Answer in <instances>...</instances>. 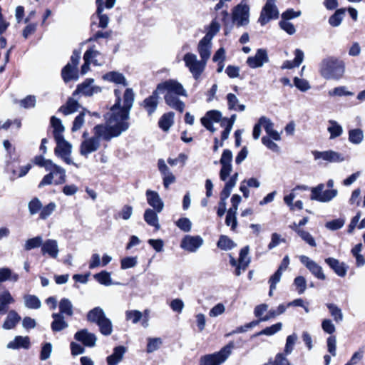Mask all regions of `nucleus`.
<instances>
[{
    "label": "nucleus",
    "mask_w": 365,
    "mask_h": 365,
    "mask_svg": "<svg viewBox=\"0 0 365 365\" xmlns=\"http://www.w3.org/2000/svg\"><path fill=\"white\" fill-rule=\"evenodd\" d=\"M135 101V93L126 88L122 97L115 102V137L126 131L130 126V112Z\"/></svg>",
    "instance_id": "nucleus-1"
},
{
    "label": "nucleus",
    "mask_w": 365,
    "mask_h": 365,
    "mask_svg": "<svg viewBox=\"0 0 365 365\" xmlns=\"http://www.w3.org/2000/svg\"><path fill=\"white\" fill-rule=\"evenodd\" d=\"M158 92L164 94L165 103L180 113L184 111L185 105L179 99L180 96H187L183 86L175 79H168L157 85Z\"/></svg>",
    "instance_id": "nucleus-2"
},
{
    "label": "nucleus",
    "mask_w": 365,
    "mask_h": 365,
    "mask_svg": "<svg viewBox=\"0 0 365 365\" xmlns=\"http://www.w3.org/2000/svg\"><path fill=\"white\" fill-rule=\"evenodd\" d=\"M345 63L336 57L324 58L319 64V73L326 80L339 81L345 73Z\"/></svg>",
    "instance_id": "nucleus-3"
},
{
    "label": "nucleus",
    "mask_w": 365,
    "mask_h": 365,
    "mask_svg": "<svg viewBox=\"0 0 365 365\" xmlns=\"http://www.w3.org/2000/svg\"><path fill=\"white\" fill-rule=\"evenodd\" d=\"M114 106L110 108V112L105 115L106 122L96 125L93 129V135L101 141H110L114 137Z\"/></svg>",
    "instance_id": "nucleus-4"
},
{
    "label": "nucleus",
    "mask_w": 365,
    "mask_h": 365,
    "mask_svg": "<svg viewBox=\"0 0 365 365\" xmlns=\"http://www.w3.org/2000/svg\"><path fill=\"white\" fill-rule=\"evenodd\" d=\"M232 347L233 344L231 342L217 352L202 356L200 360V365L222 364L231 354Z\"/></svg>",
    "instance_id": "nucleus-5"
},
{
    "label": "nucleus",
    "mask_w": 365,
    "mask_h": 365,
    "mask_svg": "<svg viewBox=\"0 0 365 365\" xmlns=\"http://www.w3.org/2000/svg\"><path fill=\"white\" fill-rule=\"evenodd\" d=\"M183 61L185 66L188 68L189 71L192 73L193 78L197 80L201 74L203 73L207 62L200 58L197 59V56L192 53H187L183 56Z\"/></svg>",
    "instance_id": "nucleus-6"
},
{
    "label": "nucleus",
    "mask_w": 365,
    "mask_h": 365,
    "mask_svg": "<svg viewBox=\"0 0 365 365\" xmlns=\"http://www.w3.org/2000/svg\"><path fill=\"white\" fill-rule=\"evenodd\" d=\"M55 140L56 142V147L54 150L55 155L60 157L66 164L73 165L78 168L77 164L71 158L72 152L71 144L66 141L63 136L58 135Z\"/></svg>",
    "instance_id": "nucleus-7"
},
{
    "label": "nucleus",
    "mask_w": 365,
    "mask_h": 365,
    "mask_svg": "<svg viewBox=\"0 0 365 365\" xmlns=\"http://www.w3.org/2000/svg\"><path fill=\"white\" fill-rule=\"evenodd\" d=\"M250 6L246 4H239L232 11L233 23L237 27L244 26L249 24Z\"/></svg>",
    "instance_id": "nucleus-8"
},
{
    "label": "nucleus",
    "mask_w": 365,
    "mask_h": 365,
    "mask_svg": "<svg viewBox=\"0 0 365 365\" xmlns=\"http://www.w3.org/2000/svg\"><path fill=\"white\" fill-rule=\"evenodd\" d=\"M324 184H319L317 187H312L311 190V200L321 202H327L334 199L338 194V191L336 189L324 190Z\"/></svg>",
    "instance_id": "nucleus-9"
},
{
    "label": "nucleus",
    "mask_w": 365,
    "mask_h": 365,
    "mask_svg": "<svg viewBox=\"0 0 365 365\" xmlns=\"http://www.w3.org/2000/svg\"><path fill=\"white\" fill-rule=\"evenodd\" d=\"M232 153L229 149H225L220 159L221 169L220 170V178L222 181H226L228 176L232 171Z\"/></svg>",
    "instance_id": "nucleus-10"
},
{
    "label": "nucleus",
    "mask_w": 365,
    "mask_h": 365,
    "mask_svg": "<svg viewBox=\"0 0 365 365\" xmlns=\"http://www.w3.org/2000/svg\"><path fill=\"white\" fill-rule=\"evenodd\" d=\"M278 16L279 11L275 3H273L272 0H267L262 9L259 22L264 26L270 20L277 19Z\"/></svg>",
    "instance_id": "nucleus-11"
},
{
    "label": "nucleus",
    "mask_w": 365,
    "mask_h": 365,
    "mask_svg": "<svg viewBox=\"0 0 365 365\" xmlns=\"http://www.w3.org/2000/svg\"><path fill=\"white\" fill-rule=\"evenodd\" d=\"M299 258L300 262L304 264L316 278L321 280L326 279L323 269L318 263L306 255H301Z\"/></svg>",
    "instance_id": "nucleus-12"
},
{
    "label": "nucleus",
    "mask_w": 365,
    "mask_h": 365,
    "mask_svg": "<svg viewBox=\"0 0 365 365\" xmlns=\"http://www.w3.org/2000/svg\"><path fill=\"white\" fill-rule=\"evenodd\" d=\"M94 80L93 78H87L82 83L77 86L76 91L73 92V96L81 93L86 96H92L94 94L101 93L102 89L98 86L93 84Z\"/></svg>",
    "instance_id": "nucleus-13"
},
{
    "label": "nucleus",
    "mask_w": 365,
    "mask_h": 365,
    "mask_svg": "<svg viewBox=\"0 0 365 365\" xmlns=\"http://www.w3.org/2000/svg\"><path fill=\"white\" fill-rule=\"evenodd\" d=\"M203 242V239L199 235H186L182 240L180 247L189 252H195L202 245Z\"/></svg>",
    "instance_id": "nucleus-14"
},
{
    "label": "nucleus",
    "mask_w": 365,
    "mask_h": 365,
    "mask_svg": "<svg viewBox=\"0 0 365 365\" xmlns=\"http://www.w3.org/2000/svg\"><path fill=\"white\" fill-rule=\"evenodd\" d=\"M314 160H322L329 163H340L344 160L341 154L329 150L326 151H312Z\"/></svg>",
    "instance_id": "nucleus-15"
},
{
    "label": "nucleus",
    "mask_w": 365,
    "mask_h": 365,
    "mask_svg": "<svg viewBox=\"0 0 365 365\" xmlns=\"http://www.w3.org/2000/svg\"><path fill=\"white\" fill-rule=\"evenodd\" d=\"M100 148V141L93 135L89 138L83 140L80 145V154L86 158Z\"/></svg>",
    "instance_id": "nucleus-16"
},
{
    "label": "nucleus",
    "mask_w": 365,
    "mask_h": 365,
    "mask_svg": "<svg viewBox=\"0 0 365 365\" xmlns=\"http://www.w3.org/2000/svg\"><path fill=\"white\" fill-rule=\"evenodd\" d=\"M269 61L267 52L265 49L259 48L253 56H250L247 59V64L252 68L262 67L264 63Z\"/></svg>",
    "instance_id": "nucleus-17"
},
{
    "label": "nucleus",
    "mask_w": 365,
    "mask_h": 365,
    "mask_svg": "<svg viewBox=\"0 0 365 365\" xmlns=\"http://www.w3.org/2000/svg\"><path fill=\"white\" fill-rule=\"evenodd\" d=\"M158 168L163 177V185L167 189L175 182L176 178L163 159L158 160Z\"/></svg>",
    "instance_id": "nucleus-18"
},
{
    "label": "nucleus",
    "mask_w": 365,
    "mask_h": 365,
    "mask_svg": "<svg viewBox=\"0 0 365 365\" xmlns=\"http://www.w3.org/2000/svg\"><path fill=\"white\" fill-rule=\"evenodd\" d=\"M249 250V246H245L240 250L238 264L235 271L236 276H240L242 272H245L249 266L250 263V257L248 256Z\"/></svg>",
    "instance_id": "nucleus-19"
},
{
    "label": "nucleus",
    "mask_w": 365,
    "mask_h": 365,
    "mask_svg": "<svg viewBox=\"0 0 365 365\" xmlns=\"http://www.w3.org/2000/svg\"><path fill=\"white\" fill-rule=\"evenodd\" d=\"M160 92H158V88L152 93L150 96L145 98L141 103V106L151 115L157 109L158 105Z\"/></svg>",
    "instance_id": "nucleus-20"
},
{
    "label": "nucleus",
    "mask_w": 365,
    "mask_h": 365,
    "mask_svg": "<svg viewBox=\"0 0 365 365\" xmlns=\"http://www.w3.org/2000/svg\"><path fill=\"white\" fill-rule=\"evenodd\" d=\"M41 250L43 255H48L50 257L56 259L59 253L58 242L48 239L43 242Z\"/></svg>",
    "instance_id": "nucleus-21"
},
{
    "label": "nucleus",
    "mask_w": 365,
    "mask_h": 365,
    "mask_svg": "<svg viewBox=\"0 0 365 365\" xmlns=\"http://www.w3.org/2000/svg\"><path fill=\"white\" fill-rule=\"evenodd\" d=\"M74 337L77 341H81L86 346H94L96 342L95 334L89 332L87 329H82L77 331Z\"/></svg>",
    "instance_id": "nucleus-22"
},
{
    "label": "nucleus",
    "mask_w": 365,
    "mask_h": 365,
    "mask_svg": "<svg viewBox=\"0 0 365 365\" xmlns=\"http://www.w3.org/2000/svg\"><path fill=\"white\" fill-rule=\"evenodd\" d=\"M146 197L149 205L157 212L159 213L163 210L164 203L157 192L148 190L146 191Z\"/></svg>",
    "instance_id": "nucleus-23"
},
{
    "label": "nucleus",
    "mask_w": 365,
    "mask_h": 365,
    "mask_svg": "<svg viewBox=\"0 0 365 365\" xmlns=\"http://www.w3.org/2000/svg\"><path fill=\"white\" fill-rule=\"evenodd\" d=\"M126 317L127 319L130 320L133 324H136L142 319V326L143 327L148 326L149 312L148 310H145L143 314L137 310L130 311L127 312Z\"/></svg>",
    "instance_id": "nucleus-24"
},
{
    "label": "nucleus",
    "mask_w": 365,
    "mask_h": 365,
    "mask_svg": "<svg viewBox=\"0 0 365 365\" xmlns=\"http://www.w3.org/2000/svg\"><path fill=\"white\" fill-rule=\"evenodd\" d=\"M325 262L334 270V272L339 277H344L346 274L348 267L344 262H341L338 259L333 257L325 259Z\"/></svg>",
    "instance_id": "nucleus-25"
},
{
    "label": "nucleus",
    "mask_w": 365,
    "mask_h": 365,
    "mask_svg": "<svg viewBox=\"0 0 365 365\" xmlns=\"http://www.w3.org/2000/svg\"><path fill=\"white\" fill-rule=\"evenodd\" d=\"M212 41L205 38H202L197 45V52L200 58L207 62L211 55Z\"/></svg>",
    "instance_id": "nucleus-26"
},
{
    "label": "nucleus",
    "mask_w": 365,
    "mask_h": 365,
    "mask_svg": "<svg viewBox=\"0 0 365 365\" xmlns=\"http://www.w3.org/2000/svg\"><path fill=\"white\" fill-rule=\"evenodd\" d=\"M260 123H262V127L269 135L268 137H270L274 140H279L281 139L279 133L274 129V123L269 118L262 116L260 118Z\"/></svg>",
    "instance_id": "nucleus-27"
},
{
    "label": "nucleus",
    "mask_w": 365,
    "mask_h": 365,
    "mask_svg": "<svg viewBox=\"0 0 365 365\" xmlns=\"http://www.w3.org/2000/svg\"><path fill=\"white\" fill-rule=\"evenodd\" d=\"M30 346V339L28 336H16L14 340L9 342L6 348L9 349H19L23 348L28 349Z\"/></svg>",
    "instance_id": "nucleus-28"
},
{
    "label": "nucleus",
    "mask_w": 365,
    "mask_h": 365,
    "mask_svg": "<svg viewBox=\"0 0 365 365\" xmlns=\"http://www.w3.org/2000/svg\"><path fill=\"white\" fill-rule=\"evenodd\" d=\"M238 178V173H234L228 180H226L225 187L220 194V200L225 201L230 195L233 187L236 185Z\"/></svg>",
    "instance_id": "nucleus-29"
},
{
    "label": "nucleus",
    "mask_w": 365,
    "mask_h": 365,
    "mask_svg": "<svg viewBox=\"0 0 365 365\" xmlns=\"http://www.w3.org/2000/svg\"><path fill=\"white\" fill-rule=\"evenodd\" d=\"M61 76L66 83L71 80L76 81L78 79V68L73 66L71 63H67L62 69Z\"/></svg>",
    "instance_id": "nucleus-30"
},
{
    "label": "nucleus",
    "mask_w": 365,
    "mask_h": 365,
    "mask_svg": "<svg viewBox=\"0 0 365 365\" xmlns=\"http://www.w3.org/2000/svg\"><path fill=\"white\" fill-rule=\"evenodd\" d=\"M52 318L53 320L51 324V328L53 331H61L68 327V324L64 319V316L61 314L53 313L52 314Z\"/></svg>",
    "instance_id": "nucleus-31"
},
{
    "label": "nucleus",
    "mask_w": 365,
    "mask_h": 365,
    "mask_svg": "<svg viewBox=\"0 0 365 365\" xmlns=\"http://www.w3.org/2000/svg\"><path fill=\"white\" fill-rule=\"evenodd\" d=\"M48 172L54 173V177L56 178L54 180V184L61 185L63 184L66 180V170L62 167L55 164L54 163L51 165V169L48 170Z\"/></svg>",
    "instance_id": "nucleus-32"
},
{
    "label": "nucleus",
    "mask_w": 365,
    "mask_h": 365,
    "mask_svg": "<svg viewBox=\"0 0 365 365\" xmlns=\"http://www.w3.org/2000/svg\"><path fill=\"white\" fill-rule=\"evenodd\" d=\"M294 59L293 61H286L284 62L282 68L290 69L294 67H298L302 63L304 57V52L301 49H296L294 51Z\"/></svg>",
    "instance_id": "nucleus-33"
},
{
    "label": "nucleus",
    "mask_w": 365,
    "mask_h": 365,
    "mask_svg": "<svg viewBox=\"0 0 365 365\" xmlns=\"http://www.w3.org/2000/svg\"><path fill=\"white\" fill-rule=\"evenodd\" d=\"M229 110L235 111H244L246 106L240 104L238 98L233 93H228L226 96Z\"/></svg>",
    "instance_id": "nucleus-34"
},
{
    "label": "nucleus",
    "mask_w": 365,
    "mask_h": 365,
    "mask_svg": "<svg viewBox=\"0 0 365 365\" xmlns=\"http://www.w3.org/2000/svg\"><path fill=\"white\" fill-rule=\"evenodd\" d=\"M21 319V317L14 310H11L3 324L2 327L4 329H13Z\"/></svg>",
    "instance_id": "nucleus-35"
},
{
    "label": "nucleus",
    "mask_w": 365,
    "mask_h": 365,
    "mask_svg": "<svg viewBox=\"0 0 365 365\" xmlns=\"http://www.w3.org/2000/svg\"><path fill=\"white\" fill-rule=\"evenodd\" d=\"M175 114L168 112L162 115L158 122L159 127L164 131H168L174 123Z\"/></svg>",
    "instance_id": "nucleus-36"
},
{
    "label": "nucleus",
    "mask_w": 365,
    "mask_h": 365,
    "mask_svg": "<svg viewBox=\"0 0 365 365\" xmlns=\"http://www.w3.org/2000/svg\"><path fill=\"white\" fill-rule=\"evenodd\" d=\"M157 213L155 210L147 209L144 213V220L149 225L154 227L156 230H159L160 224Z\"/></svg>",
    "instance_id": "nucleus-37"
},
{
    "label": "nucleus",
    "mask_w": 365,
    "mask_h": 365,
    "mask_svg": "<svg viewBox=\"0 0 365 365\" xmlns=\"http://www.w3.org/2000/svg\"><path fill=\"white\" fill-rule=\"evenodd\" d=\"M328 123L327 131L330 134V139H334L341 135L343 128L341 125L334 120H329Z\"/></svg>",
    "instance_id": "nucleus-38"
},
{
    "label": "nucleus",
    "mask_w": 365,
    "mask_h": 365,
    "mask_svg": "<svg viewBox=\"0 0 365 365\" xmlns=\"http://www.w3.org/2000/svg\"><path fill=\"white\" fill-rule=\"evenodd\" d=\"M349 141L354 145H359L364 138V132L361 128H354L349 130Z\"/></svg>",
    "instance_id": "nucleus-39"
},
{
    "label": "nucleus",
    "mask_w": 365,
    "mask_h": 365,
    "mask_svg": "<svg viewBox=\"0 0 365 365\" xmlns=\"http://www.w3.org/2000/svg\"><path fill=\"white\" fill-rule=\"evenodd\" d=\"M96 4L98 6L97 8V15L96 16H93V19L97 18L99 19V26L105 29L107 27L109 21L108 17L105 15L102 14L103 11V0H96Z\"/></svg>",
    "instance_id": "nucleus-40"
},
{
    "label": "nucleus",
    "mask_w": 365,
    "mask_h": 365,
    "mask_svg": "<svg viewBox=\"0 0 365 365\" xmlns=\"http://www.w3.org/2000/svg\"><path fill=\"white\" fill-rule=\"evenodd\" d=\"M59 313L63 316L66 315L71 317L73 314V307L71 302L67 298H63L61 299L59 304Z\"/></svg>",
    "instance_id": "nucleus-41"
},
{
    "label": "nucleus",
    "mask_w": 365,
    "mask_h": 365,
    "mask_svg": "<svg viewBox=\"0 0 365 365\" xmlns=\"http://www.w3.org/2000/svg\"><path fill=\"white\" fill-rule=\"evenodd\" d=\"M24 302L26 307L31 309H38L41 307V302L38 297L33 294H25Z\"/></svg>",
    "instance_id": "nucleus-42"
},
{
    "label": "nucleus",
    "mask_w": 365,
    "mask_h": 365,
    "mask_svg": "<svg viewBox=\"0 0 365 365\" xmlns=\"http://www.w3.org/2000/svg\"><path fill=\"white\" fill-rule=\"evenodd\" d=\"M80 105L77 101L73 98H69L65 106L59 108V111L62 112L65 115L71 114L78 110Z\"/></svg>",
    "instance_id": "nucleus-43"
},
{
    "label": "nucleus",
    "mask_w": 365,
    "mask_h": 365,
    "mask_svg": "<svg viewBox=\"0 0 365 365\" xmlns=\"http://www.w3.org/2000/svg\"><path fill=\"white\" fill-rule=\"evenodd\" d=\"M105 317L103 310L101 307H97L88 312L87 319L91 322L98 324Z\"/></svg>",
    "instance_id": "nucleus-44"
},
{
    "label": "nucleus",
    "mask_w": 365,
    "mask_h": 365,
    "mask_svg": "<svg viewBox=\"0 0 365 365\" xmlns=\"http://www.w3.org/2000/svg\"><path fill=\"white\" fill-rule=\"evenodd\" d=\"M220 29V25L216 19H213L209 26L205 28L206 34L203 38L209 41L212 40L213 37L219 32Z\"/></svg>",
    "instance_id": "nucleus-45"
},
{
    "label": "nucleus",
    "mask_w": 365,
    "mask_h": 365,
    "mask_svg": "<svg viewBox=\"0 0 365 365\" xmlns=\"http://www.w3.org/2000/svg\"><path fill=\"white\" fill-rule=\"evenodd\" d=\"M326 306L328 308L331 316L336 323H339L343 321L344 316L342 311L337 305L333 303H327Z\"/></svg>",
    "instance_id": "nucleus-46"
},
{
    "label": "nucleus",
    "mask_w": 365,
    "mask_h": 365,
    "mask_svg": "<svg viewBox=\"0 0 365 365\" xmlns=\"http://www.w3.org/2000/svg\"><path fill=\"white\" fill-rule=\"evenodd\" d=\"M345 14L344 9H337L334 14H332L329 19V24L333 27L339 26Z\"/></svg>",
    "instance_id": "nucleus-47"
},
{
    "label": "nucleus",
    "mask_w": 365,
    "mask_h": 365,
    "mask_svg": "<svg viewBox=\"0 0 365 365\" xmlns=\"http://www.w3.org/2000/svg\"><path fill=\"white\" fill-rule=\"evenodd\" d=\"M19 279V275L16 273H13L12 271L7 268L3 267L0 269V282L10 280L16 282Z\"/></svg>",
    "instance_id": "nucleus-48"
},
{
    "label": "nucleus",
    "mask_w": 365,
    "mask_h": 365,
    "mask_svg": "<svg viewBox=\"0 0 365 365\" xmlns=\"http://www.w3.org/2000/svg\"><path fill=\"white\" fill-rule=\"evenodd\" d=\"M51 123L53 128L54 138L56 139L58 135L63 136V133L65 130V128L62 124L61 120L55 116H52L51 118Z\"/></svg>",
    "instance_id": "nucleus-49"
},
{
    "label": "nucleus",
    "mask_w": 365,
    "mask_h": 365,
    "mask_svg": "<svg viewBox=\"0 0 365 365\" xmlns=\"http://www.w3.org/2000/svg\"><path fill=\"white\" fill-rule=\"evenodd\" d=\"M328 95L330 97H342L353 96L354 93L349 91L347 88L344 86L335 87L334 88L328 91Z\"/></svg>",
    "instance_id": "nucleus-50"
},
{
    "label": "nucleus",
    "mask_w": 365,
    "mask_h": 365,
    "mask_svg": "<svg viewBox=\"0 0 365 365\" xmlns=\"http://www.w3.org/2000/svg\"><path fill=\"white\" fill-rule=\"evenodd\" d=\"M282 328V324L281 322L276 323L270 327H266L259 332H257L254 336H258L260 335L272 336L279 331Z\"/></svg>",
    "instance_id": "nucleus-51"
},
{
    "label": "nucleus",
    "mask_w": 365,
    "mask_h": 365,
    "mask_svg": "<svg viewBox=\"0 0 365 365\" xmlns=\"http://www.w3.org/2000/svg\"><path fill=\"white\" fill-rule=\"evenodd\" d=\"M43 243V238L41 236H36L33 238L27 240L24 244V249L27 251L32 249L41 247Z\"/></svg>",
    "instance_id": "nucleus-52"
},
{
    "label": "nucleus",
    "mask_w": 365,
    "mask_h": 365,
    "mask_svg": "<svg viewBox=\"0 0 365 365\" xmlns=\"http://www.w3.org/2000/svg\"><path fill=\"white\" fill-rule=\"evenodd\" d=\"M235 246V242L225 235H221L217 242V247L223 250H231Z\"/></svg>",
    "instance_id": "nucleus-53"
},
{
    "label": "nucleus",
    "mask_w": 365,
    "mask_h": 365,
    "mask_svg": "<svg viewBox=\"0 0 365 365\" xmlns=\"http://www.w3.org/2000/svg\"><path fill=\"white\" fill-rule=\"evenodd\" d=\"M101 333L104 335L110 334L112 332V322L106 317L103 318L98 324Z\"/></svg>",
    "instance_id": "nucleus-54"
},
{
    "label": "nucleus",
    "mask_w": 365,
    "mask_h": 365,
    "mask_svg": "<svg viewBox=\"0 0 365 365\" xmlns=\"http://www.w3.org/2000/svg\"><path fill=\"white\" fill-rule=\"evenodd\" d=\"M86 113H89L90 112L86 109H83V110L75 118L71 128L72 132H76L82 128L85 122L84 117Z\"/></svg>",
    "instance_id": "nucleus-55"
},
{
    "label": "nucleus",
    "mask_w": 365,
    "mask_h": 365,
    "mask_svg": "<svg viewBox=\"0 0 365 365\" xmlns=\"http://www.w3.org/2000/svg\"><path fill=\"white\" fill-rule=\"evenodd\" d=\"M293 285L299 294H302L307 289V281L303 276H298L294 279Z\"/></svg>",
    "instance_id": "nucleus-56"
},
{
    "label": "nucleus",
    "mask_w": 365,
    "mask_h": 365,
    "mask_svg": "<svg viewBox=\"0 0 365 365\" xmlns=\"http://www.w3.org/2000/svg\"><path fill=\"white\" fill-rule=\"evenodd\" d=\"M56 205L53 202H51L47 205L43 207L41 210L39 217L42 220L47 219L56 210Z\"/></svg>",
    "instance_id": "nucleus-57"
},
{
    "label": "nucleus",
    "mask_w": 365,
    "mask_h": 365,
    "mask_svg": "<svg viewBox=\"0 0 365 365\" xmlns=\"http://www.w3.org/2000/svg\"><path fill=\"white\" fill-rule=\"evenodd\" d=\"M163 341L160 337L148 338L147 344V352L152 353L158 350L161 346Z\"/></svg>",
    "instance_id": "nucleus-58"
},
{
    "label": "nucleus",
    "mask_w": 365,
    "mask_h": 365,
    "mask_svg": "<svg viewBox=\"0 0 365 365\" xmlns=\"http://www.w3.org/2000/svg\"><path fill=\"white\" fill-rule=\"evenodd\" d=\"M293 83L294 86L302 92H306L311 88L309 81L304 78L294 77Z\"/></svg>",
    "instance_id": "nucleus-59"
},
{
    "label": "nucleus",
    "mask_w": 365,
    "mask_h": 365,
    "mask_svg": "<svg viewBox=\"0 0 365 365\" xmlns=\"http://www.w3.org/2000/svg\"><path fill=\"white\" fill-rule=\"evenodd\" d=\"M34 163L40 167H43L46 171L51 169L53 162L51 160L46 159L42 155H37L34 158Z\"/></svg>",
    "instance_id": "nucleus-60"
},
{
    "label": "nucleus",
    "mask_w": 365,
    "mask_h": 365,
    "mask_svg": "<svg viewBox=\"0 0 365 365\" xmlns=\"http://www.w3.org/2000/svg\"><path fill=\"white\" fill-rule=\"evenodd\" d=\"M28 208L31 215H35L41 212L42 203L38 198H34L29 202Z\"/></svg>",
    "instance_id": "nucleus-61"
},
{
    "label": "nucleus",
    "mask_w": 365,
    "mask_h": 365,
    "mask_svg": "<svg viewBox=\"0 0 365 365\" xmlns=\"http://www.w3.org/2000/svg\"><path fill=\"white\" fill-rule=\"evenodd\" d=\"M52 351V344L50 342L44 343L41 347L40 353V359L41 361H46L48 359H49L51 355Z\"/></svg>",
    "instance_id": "nucleus-62"
},
{
    "label": "nucleus",
    "mask_w": 365,
    "mask_h": 365,
    "mask_svg": "<svg viewBox=\"0 0 365 365\" xmlns=\"http://www.w3.org/2000/svg\"><path fill=\"white\" fill-rule=\"evenodd\" d=\"M222 118V113L217 110H212L207 111L204 117L202 118H207V120L210 122H216L219 123Z\"/></svg>",
    "instance_id": "nucleus-63"
},
{
    "label": "nucleus",
    "mask_w": 365,
    "mask_h": 365,
    "mask_svg": "<svg viewBox=\"0 0 365 365\" xmlns=\"http://www.w3.org/2000/svg\"><path fill=\"white\" fill-rule=\"evenodd\" d=\"M94 278L101 284L110 285L111 284V278L109 273L103 271L100 273L96 274Z\"/></svg>",
    "instance_id": "nucleus-64"
}]
</instances>
